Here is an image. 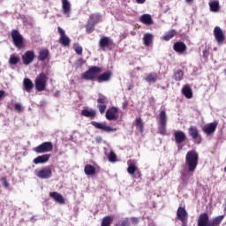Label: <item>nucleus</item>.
Masks as SVG:
<instances>
[{
	"instance_id": "f257e3e1",
	"label": "nucleus",
	"mask_w": 226,
	"mask_h": 226,
	"mask_svg": "<svg viewBox=\"0 0 226 226\" xmlns=\"http://www.w3.org/2000/svg\"><path fill=\"white\" fill-rule=\"evenodd\" d=\"M185 165L188 171L182 173L183 181H186V179H188L191 176H193V173L199 165V154L195 150L187 152L185 156Z\"/></svg>"
},
{
	"instance_id": "f03ea898",
	"label": "nucleus",
	"mask_w": 226,
	"mask_h": 226,
	"mask_svg": "<svg viewBox=\"0 0 226 226\" xmlns=\"http://www.w3.org/2000/svg\"><path fill=\"white\" fill-rule=\"evenodd\" d=\"M223 221V215H219L209 221V215L207 213H203L198 219V226H219Z\"/></svg>"
},
{
	"instance_id": "7ed1b4c3",
	"label": "nucleus",
	"mask_w": 226,
	"mask_h": 226,
	"mask_svg": "<svg viewBox=\"0 0 226 226\" xmlns=\"http://www.w3.org/2000/svg\"><path fill=\"white\" fill-rule=\"evenodd\" d=\"M49 80V77L45 73H40L35 80V88L37 91H45V87H47V82Z\"/></svg>"
},
{
	"instance_id": "20e7f679",
	"label": "nucleus",
	"mask_w": 226,
	"mask_h": 226,
	"mask_svg": "<svg viewBox=\"0 0 226 226\" xmlns=\"http://www.w3.org/2000/svg\"><path fill=\"white\" fill-rule=\"evenodd\" d=\"M99 73H102V68L94 66L85 72L82 77L85 80H94V79H98Z\"/></svg>"
},
{
	"instance_id": "39448f33",
	"label": "nucleus",
	"mask_w": 226,
	"mask_h": 226,
	"mask_svg": "<svg viewBox=\"0 0 226 226\" xmlns=\"http://www.w3.org/2000/svg\"><path fill=\"white\" fill-rule=\"evenodd\" d=\"M11 36L12 38V41L14 42L15 47L18 49H22L24 47V37L20 33H19V30H12Z\"/></svg>"
},
{
	"instance_id": "423d86ee",
	"label": "nucleus",
	"mask_w": 226,
	"mask_h": 226,
	"mask_svg": "<svg viewBox=\"0 0 226 226\" xmlns=\"http://www.w3.org/2000/svg\"><path fill=\"white\" fill-rule=\"evenodd\" d=\"M159 123H160V127H159V132L161 135H166L167 133V113L165 110H162L159 114Z\"/></svg>"
},
{
	"instance_id": "0eeeda50",
	"label": "nucleus",
	"mask_w": 226,
	"mask_h": 226,
	"mask_svg": "<svg viewBox=\"0 0 226 226\" xmlns=\"http://www.w3.org/2000/svg\"><path fill=\"white\" fill-rule=\"evenodd\" d=\"M52 149H54V146L52 145V142H43L42 144L34 147V151L35 153H38V154H41L43 153H50Z\"/></svg>"
},
{
	"instance_id": "6e6552de",
	"label": "nucleus",
	"mask_w": 226,
	"mask_h": 226,
	"mask_svg": "<svg viewBox=\"0 0 226 226\" xmlns=\"http://www.w3.org/2000/svg\"><path fill=\"white\" fill-rule=\"evenodd\" d=\"M214 36L218 45H222L223 41H225V34H223V30H222L220 26L214 28Z\"/></svg>"
},
{
	"instance_id": "1a4fd4ad",
	"label": "nucleus",
	"mask_w": 226,
	"mask_h": 226,
	"mask_svg": "<svg viewBox=\"0 0 226 226\" xmlns=\"http://www.w3.org/2000/svg\"><path fill=\"white\" fill-rule=\"evenodd\" d=\"M36 176L40 179H50V177H52V169L50 166H46L41 170L37 171Z\"/></svg>"
},
{
	"instance_id": "9d476101",
	"label": "nucleus",
	"mask_w": 226,
	"mask_h": 226,
	"mask_svg": "<svg viewBox=\"0 0 226 226\" xmlns=\"http://www.w3.org/2000/svg\"><path fill=\"white\" fill-rule=\"evenodd\" d=\"M91 124L92 126H94V128H96L97 130H102V132H107L108 133L117 132V129L106 125L103 123L92 121Z\"/></svg>"
},
{
	"instance_id": "9b49d317",
	"label": "nucleus",
	"mask_w": 226,
	"mask_h": 226,
	"mask_svg": "<svg viewBox=\"0 0 226 226\" xmlns=\"http://www.w3.org/2000/svg\"><path fill=\"white\" fill-rule=\"evenodd\" d=\"M58 33L60 34L59 43L63 45V47H68L70 45V39L67 37L66 33L61 26H58Z\"/></svg>"
},
{
	"instance_id": "f8f14e48",
	"label": "nucleus",
	"mask_w": 226,
	"mask_h": 226,
	"mask_svg": "<svg viewBox=\"0 0 226 226\" xmlns=\"http://www.w3.org/2000/svg\"><path fill=\"white\" fill-rule=\"evenodd\" d=\"M177 218L182 222V223L186 224L188 223V212L185 207H179L177 211Z\"/></svg>"
},
{
	"instance_id": "ddd939ff",
	"label": "nucleus",
	"mask_w": 226,
	"mask_h": 226,
	"mask_svg": "<svg viewBox=\"0 0 226 226\" xmlns=\"http://www.w3.org/2000/svg\"><path fill=\"white\" fill-rule=\"evenodd\" d=\"M218 127V122L215 121L213 123L206 124L202 130L206 133V135H213L214 132H216V128Z\"/></svg>"
},
{
	"instance_id": "4468645a",
	"label": "nucleus",
	"mask_w": 226,
	"mask_h": 226,
	"mask_svg": "<svg viewBox=\"0 0 226 226\" xmlns=\"http://www.w3.org/2000/svg\"><path fill=\"white\" fill-rule=\"evenodd\" d=\"M34 61V52L28 50L22 56L23 64L27 66V64H31Z\"/></svg>"
},
{
	"instance_id": "2eb2a0df",
	"label": "nucleus",
	"mask_w": 226,
	"mask_h": 226,
	"mask_svg": "<svg viewBox=\"0 0 226 226\" xmlns=\"http://www.w3.org/2000/svg\"><path fill=\"white\" fill-rule=\"evenodd\" d=\"M189 134L196 139V144H200L202 142V137L199 135V129L197 127L191 126L189 128Z\"/></svg>"
},
{
	"instance_id": "dca6fc26",
	"label": "nucleus",
	"mask_w": 226,
	"mask_h": 226,
	"mask_svg": "<svg viewBox=\"0 0 226 226\" xmlns=\"http://www.w3.org/2000/svg\"><path fill=\"white\" fill-rule=\"evenodd\" d=\"M173 135L177 144H183L186 140V134L183 131H177Z\"/></svg>"
},
{
	"instance_id": "f3484780",
	"label": "nucleus",
	"mask_w": 226,
	"mask_h": 226,
	"mask_svg": "<svg viewBox=\"0 0 226 226\" xmlns=\"http://www.w3.org/2000/svg\"><path fill=\"white\" fill-rule=\"evenodd\" d=\"M49 160H50V154H45L34 159L33 163H34V165H38L40 163H47Z\"/></svg>"
},
{
	"instance_id": "a211bd4d",
	"label": "nucleus",
	"mask_w": 226,
	"mask_h": 226,
	"mask_svg": "<svg viewBox=\"0 0 226 226\" xmlns=\"http://www.w3.org/2000/svg\"><path fill=\"white\" fill-rule=\"evenodd\" d=\"M173 50L177 52V54H183V52H185L186 50V44L182 41L175 42L173 45Z\"/></svg>"
},
{
	"instance_id": "6ab92c4d",
	"label": "nucleus",
	"mask_w": 226,
	"mask_h": 226,
	"mask_svg": "<svg viewBox=\"0 0 226 226\" xmlns=\"http://www.w3.org/2000/svg\"><path fill=\"white\" fill-rule=\"evenodd\" d=\"M116 114H117V108L112 107L106 111V119L108 121H114L116 119Z\"/></svg>"
},
{
	"instance_id": "aec40b11",
	"label": "nucleus",
	"mask_w": 226,
	"mask_h": 226,
	"mask_svg": "<svg viewBox=\"0 0 226 226\" xmlns=\"http://www.w3.org/2000/svg\"><path fill=\"white\" fill-rule=\"evenodd\" d=\"M127 172L128 174H135V172H137V162L133 161V160H129L127 161Z\"/></svg>"
},
{
	"instance_id": "412c9836",
	"label": "nucleus",
	"mask_w": 226,
	"mask_h": 226,
	"mask_svg": "<svg viewBox=\"0 0 226 226\" xmlns=\"http://www.w3.org/2000/svg\"><path fill=\"white\" fill-rule=\"evenodd\" d=\"M49 197L51 199H54L56 202H58L59 204H64V197L61 195V193L57 192H49Z\"/></svg>"
},
{
	"instance_id": "4be33fe9",
	"label": "nucleus",
	"mask_w": 226,
	"mask_h": 226,
	"mask_svg": "<svg viewBox=\"0 0 226 226\" xmlns=\"http://www.w3.org/2000/svg\"><path fill=\"white\" fill-rule=\"evenodd\" d=\"M50 56V52L48 49H42L39 52L38 60L39 61H45V59H49Z\"/></svg>"
},
{
	"instance_id": "5701e85b",
	"label": "nucleus",
	"mask_w": 226,
	"mask_h": 226,
	"mask_svg": "<svg viewBox=\"0 0 226 226\" xmlns=\"http://www.w3.org/2000/svg\"><path fill=\"white\" fill-rule=\"evenodd\" d=\"M110 77H112V72H104L100 76H97V81L102 83V82H108V80H110Z\"/></svg>"
},
{
	"instance_id": "b1692460",
	"label": "nucleus",
	"mask_w": 226,
	"mask_h": 226,
	"mask_svg": "<svg viewBox=\"0 0 226 226\" xmlns=\"http://www.w3.org/2000/svg\"><path fill=\"white\" fill-rule=\"evenodd\" d=\"M23 86L26 93H31V90L33 89L34 85L33 84V81L29 79V78H25L23 80Z\"/></svg>"
},
{
	"instance_id": "393cba45",
	"label": "nucleus",
	"mask_w": 226,
	"mask_h": 226,
	"mask_svg": "<svg viewBox=\"0 0 226 226\" xmlns=\"http://www.w3.org/2000/svg\"><path fill=\"white\" fill-rule=\"evenodd\" d=\"M154 36L153 35V34H149L147 33L144 34L143 36V43L146 47H149V45H151V43H153V38Z\"/></svg>"
},
{
	"instance_id": "a878e982",
	"label": "nucleus",
	"mask_w": 226,
	"mask_h": 226,
	"mask_svg": "<svg viewBox=\"0 0 226 226\" xmlns=\"http://www.w3.org/2000/svg\"><path fill=\"white\" fill-rule=\"evenodd\" d=\"M110 45V39L109 37H102L99 41V47L102 49V50H105L106 47H109Z\"/></svg>"
},
{
	"instance_id": "bb28decb",
	"label": "nucleus",
	"mask_w": 226,
	"mask_h": 226,
	"mask_svg": "<svg viewBox=\"0 0 226 226\" xmlns=\"http://www.w3.org/2000/svg\"><path fill=\"white\" fill-rule=\"evenodd\" d=\"M139 20L143 23L146 24L147 26H151L153 24V19L151 18V15L149 14H143L140 18Z\"/></svg>"
},
{
	"instance_id": "cd10ccee",
	"label": "nucleus",
	"mask_w": 226,
	"mask_h": 226,
	"mask_svg": "<svg viewBox=\"0 0 226 226\" xmlns=\"http://www.w3.org/2000/svg\"><path fill=\"white\" fill-rule=\"evenodd\" d=\"M62 6H63L64 13L65 15H68V13H70V11L72 10V4H70V1L63 0L62 1Z\"/></svg>"
},
{
	"instance_id": "c85d7f7f",
	"label": "nucleus",
	"mask_w": 226,
	"mask_h": 226,
	"mask_svg": "<svg viewBox=\"0 0 226 226\" xmlns=\"http://www.w3.org/2000/svg\"><path fill=\"white\" fill-rule=\"evenodd\" d=\"M177 34V31H176V29H171L166 33V34L162 37V40H164V41H169V40H172V38H174V36Z\"/></svg>"
},
{
	"instance_id": "c756f323",
	"label": "nucleus",
	"mask_w": 226,
	"mask_h": 226,
	"mask_svg": "<svg viewBox=\"0 0 226 226\" xmlns=\"http://www.w3.org/2000/svg\"><path fill=\"white\" fill-rule=\"evenodd\" d=\"M182 94H184V96H185V98H192L193 94L192 92V88L189 86H185L182 88Z\"/></svg>"
},
{
	"instance_id": "7c9ffc66",
	"label": "nucleus",
	"mask_w": 226,
	"mask_h": 226,
	"mask_svg": "<svg viewBox=\"0 0 226 226\" xmlns=\"http://www.w3.org/2000/svg\"><path fill=\"white\" fill-rule=\"evenodd\" d=\"M84 172L87 176H93L96 174V169H94L93 165L87 164L85 166Z\"/></svg>"
},
{
	"instance_id": "2f4dec72",
	"label": "nucleus",
	"mask_w": 226,
	"mask_h": 226,
	"mask_svg": "<svg viewBox=\"0 0 226 226\" xmlns=\"http://www.w3.org/2000/svg\"><path fill=\"white\" fill-rule=\"evenodd\" d=\"M81 114L85 117H90L91 119H93V117H96V111L94 109H83L81 111Z\"/></svg>"
},
{
	"instance_id": "473e14b6",
	"label": "nucleus",
	"mask_w": 226,
	"mask_h": 226,
	"mask_svg": "<svg viewBox=\"0 0 226 226\" xmlns=\"http://www.w3.org/2000/svg\"><path fill=\"white\" fill-rule=\"evenodd\" d=\"M19 63H20V56L17 55H11L9 58V64L15 66V64H19Z\"/></svg>"
},
{
	"instance_id": "72a5a7b5",
	"label": "nucleus",
	"mask_w": 226,
	"mask_h": 226,
	"mask_svg": "<svg viewBox=\"0 0 226 226\" xmlns=\"http://www.w3.org/2000/svg\"><path fill=\"white\" fill-rule=\"evenodd\" d=\"M209 7L211 11H220V3L218 1H211L209 3Z\"/></svg>"
},
{
	"instance_id": "f704fd0d",
	"label": "nucleus",
	"mask_w": 226,
	"mask_h": 226,
	"mask_svg": "<svg viewBox=\"0 0 226 226\" xmlns=\"http://www.w3.org/2000/svg\"><path fill=\"white\" fill-rule=\"evenodd\" d=\"M146 82H148V84H154V82H156V80H158V75L156 74H148L147 76V78L145 79Z\"/></svg>"
},
{
	"instance_id": "c9c22d12",
	"label": "nucleus",
	"mask_w": 226,
	"mask_h": 226,
	"mask_svg": "<svg viewBox=\"0 0 226 226\" xmlns=\"http://www.w3.org/2000/svg\"><path fill=\"white\" fill-rule=\"evenodd\" d=\"M114 218H112L111 216H105L102 221L101 226H110Z\"/></svg>"
},
{
	"instance_id": "e433bc0d",
	"label": "nucleus",
	"mask_w": 226,
	"mask_h": 226,
	"mask_svg": "<svg viewBox=\"0 0 226 226\" xmlns=\"http://www.w3.org/2000/svg\"><path fill=\"white\" fill-rule=\"evenodd\" d=\"M100 15H96L94 14L90 17V19H88L90 22L94 23V26H96V24H98V22H100Z\"/></svg>"
},
{
	"instance_id": "4c0bfd02",
	"label": "nucleus",
	"mask_w": 226,
	"mask_h": 226,
	"mask_svg": "<svg viewBox=\"0 0 226 226\" xmlns=\"http://www.w3.org/2000/svg\"><path fill=\"white\" fill-rule=\"evenodd\" d=\"M116 226H130V220H128V218L122 219L118 221Z\"/></svg>"
},
{
	"instance_id": "58836bf2",
	"label": "nucleus",
	"mask_w": 226,
	"mask_h": 226,
	"mask_svg": "<svg viewBox=\"0 0 226 226\" xmlns=\"http://www.w3.org/2000/svg\"><path fill=\"white\" fill-rule=\"evenodd\" d=\"M174 79L177 81L183 80V72L181 70H178L174 74Z\"/></svg>"
},
{
	"instance_id": "ea45409f",
	"label": "nucleus",
	"mask_w": 226,
	"mask_h": 226,
	"mask_svg": "<svg viewBox=\"0 0 226 226\" xmlns=\"http://www.w3.org/2000/svg\"><path fill=\"white\" fill-rule=\"evenodd\" d=\"M97 103H100V105H107V103H109V101L107 100V97L102 95L100 98L97 99Z\"/></svg>"
},
{
	"instance_id": "a19ab883",
	"label": "nucleus",
	"mask_w": 226,
	"mask_h": 226,
	"mask_svg": "<svg viewBox=\"0 0 226 226\" xmlns=\"http://www.w3.org/2000/svg\"><path fill=\"white\" fill-rule=\"evenodd\" d=\"M135 125L137 126L138 129H139L141 132L144 130V123L142 122V119L137 118L136 119V124Z\"/></svg>"
},
{
	"instance_id": "79ce46f5",
	"label": "nucleus",
	"mask_w": 226,
	"mask_h": 226,
	"mask_svg": "<svg viewBox=\"0 0 226 226\" xmlns=\"http://www.w3.org/2000/svg\"><path fill=\"white\" fill-rule=\"evenodd\" d=\"M117 156L116 155V153H114L112 150H110V153L109 154V161L111 162V163H114L116 162Z\"/></svg>"
},
{
	"instance_id": "37998d69",
	"label": "nucleus",
	"mask_w": 226,
	"mask_h": 226,
	"mask_svg": "<svg viewBox=\"0 0 226 226\" xmlns=\"http://www.w3.org/2000/svg\"><path fill=\"white\" fill-rule=\"evenodd\" d=\"M86 27H87V33H92L93 28L94 27V24L92 23L90 20H88V23L87 24Z\"/></svg>"
},
{
	"instance_id": "c03bdc74",
	"label": "nucleus",
	"mask_w": 226,
	"mask_h": 226,
	"mask_svg": "<svg viewBox=\"0 0 226 226\" xmlns=\"http://www.w3.org/2000/svg\"><path fill=\"white\" fill-rule=\"evenodd\" d=\"M73 49L76 52V54H79L80 56L82 54V48L79 44H74Z\"/></svg>"
},
{
	"instance_id": "a18cd8bd",
	"label": "nucleus",
	"mask_w": 226,
	"mask_h": 226,
	"mask_svg": "<svg viewBox=\"0 0 226 226\" xmlns=\"http://www.w3.org/2000/svg\"><path fill=\"white\" fill-rule=\"evenodd\" d=\"M97 107H98L99 112H101V114H103L105 112V110H107V104H99Z\"/></svg>"
},
{
	"instance_id": "49530a36",
	"label": "nucleus",
	"mask_w": 226,
	"mask_h": 226,
	"mask_svg": "<svg viewBox=\"0 0 226 226\" xmlns=\"http://www.w3.org/2000/svg\"><path fill=\"white\" fill-rule=\"evenodd\" d=\"M14 109L17 110V112H22L24 110V108H22V104L20 103H16L14 105Z\"/></svg>"
},
{
	"instance_id": "de8ad7c7",
	"label": "nucleus",
	"mask_w": 226,
	"mask_h": 226,
	"mask_svg": "<svg viewBox=\"0 0 226 226\" xmlns=\"http://www.w3.org/2000/svg\"><path fill=\"white\" fill-rule=\"evenodd\" d=\"M131 221L133 225H137V223H139V219L136 217H132Z\"/></svg>"
},
{
	"instance_id": "09e8293b",
	"label": "nucleus",
	"mask_w": 226,
	"mask_h": 226,
	"mask_svg": "<svg viewBox=\"0 0 226 226\" xmlns=\"http://www.w3.org/2000/svg\"><path fill=\"white\" fill-rule=\"evenodd\" d=\"M126 36H128V34L126 32H124V34H122L120 35V40H124V38H126Z\"/></svg>"
},
{
	"instance_id": "8fccbe9b",
	"label": "nucleus",
	"mask_w": 226,
	"mask_h": 226,
	"mask_svg": "<svg viewBox=\"0 0 226 226\" xmlns=\"http://www.w3.org/2000/svg\"><path fill=\"white\" fill-rule=\"evenodd\" d=\"M136 3H138V4H144V3H146V0H136Z\"/></svg>"
},
{
	"instance_id": "3c124183",
	"label": "nucleus",
	"mask_w": 226,
	"mask_h": 226,
	"mask_svg": "<svg viewBox=\"0 0 226 226\" xmlns=\"http://www.w3.org/2000/svg\"><path fill=\"white\" fill-rule=\"evenodd\" d=\"M4 94H5V92L4 90H0V100L1 98H4Z\"/></svg>"
},
{
	"instance_id": "603ef678",
	"label": "nucleus",
	"mask_w": 226,
	"mask_h": 226,
	"mask_svg": "<svg viewBox=\"0 0 226 226\" xmlns=\"http://www.w3.org/2000/svg\"><path fill=\"white\" fill-rule=\"evenodd\" d=\"M207 56H209V53H207V50H204L203 51V56L207 57Z\"/></svg>"
},
{
	"instance_id": "864d4df0",
	"label": "nucleus",
	"mask_w": 226,
	"mask_h": 226,
	"mask_svg": "<svg viewBox=\"0 0 226 226\" xmlns=\"http://www.w3.org/2000/svg\"><path fill=\"white\" fill-rule=\"evenodd\" d=\"M4 186H5V188H8L9 186L8 183L5 180H4Z\"/></svg>"
},
{
	"instance_id": "5fc2aeb1",
	"label": "nucleus",
	"mask_w": 226,
	"mask_h": 226,
	"mask_svg": "<svg viewBox=\"0 0 226 226\" xmlns=\"http://www.w3.org/2000/svg\"><path fill=\"white\" fill-rule=\"evenodd\" d=\"M185 1H186V3H188L189 4H192V3L193 0H185Z\"/></svg>"
},
{
	"instance_id": "6e6d98bb",
	"label": "nucleus",
	"mask_w": 226,
	"mask_h": 226,
	"mask_svg": "<svg viewBox=\"0 0 226 226\" xmlns=\"http://www.w3.org/2000/svg\"><path fill=\"white\" fill-rule=\"evenodd\" d=\"M127 105H128V103H126V102H125V103H124V107H126Z\"/></svg>"
},
{
	"instance_id": "4d7b16f0",
	"label": "nucleus",
	"mask_w": 226,
	"mask_h": 226,
	"mask_svg": "<svg viewBox=\"0 0 226 226\" xmlns=\"http://www.w3.org/2000/svg\"><path fill=\"white\" fill-rule=\"evenodd\" d=\"M215 50H216V48H215Z\"/></svg>"
}]
</instances>
